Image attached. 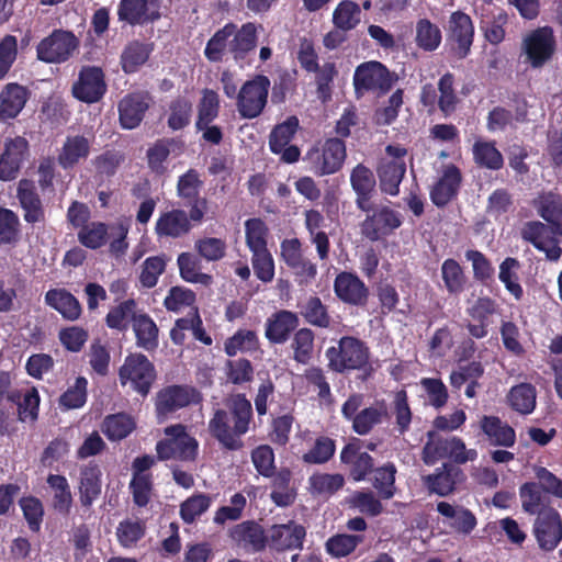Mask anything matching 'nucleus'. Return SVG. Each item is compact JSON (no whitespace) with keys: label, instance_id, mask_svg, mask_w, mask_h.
I'll return each instance as SVG.
<instances>
[{"label":"nucleus","instance_id":"1","mask_svg":"<svg viewBox=\"0 0 562 562\" xmlns=\"http://www.w3.org/2000/svg\"><path fill=\"white\" fill-rule=\"evenodd\" d=\"M227 406L229 412L217 409L209 423V430L220 443L229 450L239 449L240 437L248 431L251 417V404L243 395L232 396Z\"/></svg>","mask_w":562,"mask_h":562},{"label":"nucleus","instance_id":"2","mask_svg":"<svg viewBox=\"0 0 562 562\" xmlns=\"http://www.w3.org/2000/svg\"><path fill=\"white\" fill-rule=\"evenodd\" d=\"M341 414L352 422L353 431L363 436L382 424L387 416V409L383 403L366 407L364 395L355 393L342 404Z\"/></svg>","mask_w":562,"mask_h":562},{"label":"nucleus","instance_id":"3","mask_svg":"<svg viewBox=\"0 0 562 562\" xmlns=\"http://www.w3.org/2000/svg\"><path fill=\"white\" fill-rule=\"evenodd\" d=\"M329 367L337 371L357 370L369 362V349L363 341L356 337H342L337 346L326 350Z\"/></svg>","mask_w":562,"mask_h":562},{"label":"nucleus","instance_id":"4","mask_svg":"<svg viewBox=\"0 0 562 562\" xmlns=\"http://www.w3.org/2000/svg\"><path fill=\"white\" fill-rule=\"evenodd\" d=\"M407 150L401 145H389L378 166L381 189L391 195L398 193L400 183L406 172Z\"/></svg>","mask_w":562,"mask_h":562},{"label":"nucleus","instance_id":"5","mask_svg":"<svg viewBox=\"0 0 562 562\" xmlns=\"http://www.w3.org/2000/svg\"><path fill=\"white\" fill-rule=\"evenodd\" d=\"M166 438L158 441L156 451L160 460H193L198 452V441L187 434L182 425L166 427Z\"/></svg>","mask_w":562,"mask_h":562},{"label":"nucleus","instance_id":"6","mask_svg":"<svg viewBox=\"0 0 562 562\" xmlns=\"http://www.w3.org/2000/svg\"><path fill=\"white\" fill-rule=\"evenodd\" d=\"M346 159L345 143L338 138L327 139L322 146L311 148L304 160L310 169L318 175H331L338 171Z\"/></svg>","mask_w":562,"mask_h":562},{"label":"nucleus","instance_id":"7","mask_svg":"<svg viewBox=\"0 0 562 562\" xmlns=\"http://www.w3.org/2000/svg\"><path fill=\"white\" fill-rule=\"evenodd\" d=\"M79 45L80 41L72 32L55 30L38 43L36 53L42 61L61 64L74 56Z\"/></svg>","mask_w":562,"mask_h":562},{"label":"nucleus","instance_id":"8","mask_svg":"<svg viewBox=\"0 0 562 562\" xmlns=\"http://www.w3.org/2000/svg\"><path fill=\"white\" fill-rule=\"evenodd\" d=\"M555 50V38L550 27H539L528 33L521 45L525 61L533 68L542 67Z\"/></svg>","mask_w":562,"mask_h":562},{"label":"nucleus","instance_id":"9","mask_svg":"<svg viewBox=\"0 0 562 562\" xmlns=\"http://www.w3.org/2000/svg\"><path fill=\"white\" fill-rule=\"evenodd\" d=\"M122 385L131 384L138 393L146 395L155 380V370L150 361L140 353L130 355L119 372Z\"/></svg>","mask_w":562,"mask_h":562},{"label":"nucleus","instance_id":"10","mask_svg":"<svg viewBox=\"0 0 562 562\" xmlns=\"http://www.w3.org/2000/svg\"><path fill=\"white\" fill-rule=\"evenodd\" d=\"M270 81L265 76H257L243 85L237 94V109L246 119L257 117L267 103Z\"/></svg>","mask_w":562,"mask_h":562},{"label":"nucleus","instance_id":"11","mask_svg":"<svg viewBox=\"0 0 562 562\" xmlns=\"http://www.w3.org/2000/svg\"><path fill=\"white\" fill-rule=\"evenodd\" d=\"M396 76L392 75L381 63L368 61L359 65L353 75L357 93L376 91L384 93L391 89Z\"/></svg>","mask_w":562,"mask_h":562},{"label":"nucleus","instance_id":"12","mask_svg":"<svg viewBox=\"0 0 562 562\" xmlns=\"http://www.w3.org/2000/svg\"><path fill=\"white\" fill-rule=\"evenodd\" d=\"M368 215L361 225L362 234L370 240H379L402 225V215L387 205H378L367 212Z\"/></svg>","mask_w":562,"mask_h":562},{"label":"nucleus","instance_id":"13","mask_svg":"<svg viewBox=\"0 0 562 562\" xmlns=\"http://www.w3.org/2000/svg\"><path fill=\"white\" fill-rule=\"evenodd\" d=\"M554 235L557 234L551 226L539 221H529L520 229L521 238L532 244L551 261H558L562 255V248Z\"/></svg>","mask_w":562,"mask_h":562},{"label":"nucleus","instance_id":"14","mask_svg":"<svg viewBox=\"0 0 562 562\" xmlns=\"http://www.w3.org/2000/svg\"><path fill=\"white\" fill-rule=\"evenodd\" d=\"M533 533L539 547L546 551H552L562 540V519L553 508H544L539 513Z\"/></svg>","mask_w":562,"mask_h":562},{"label":"nucleus","instance_id":"15","mask_svg":"<svg viewBox=\"0 0 562 562\" xmlns=\"http://www.w3.org/2000/svg\"><path fill=\"white\" fill-rule=\"evenodd\" d=\"M297 127L299 120L292 116L277 125L270 134L269 146L271 151L280 155L281 160L286 164L297 161L301 155L296 146L290 145Z\"/></svg>","mask_w":562,"mask_h":562},{"label":"nucleus","instance_id":"16","mask_svg":"<svg viewBox=\"0 0 562 562\" xmlns=\"http://www.w3.org/2000/svg\"><path fill=\"white\" fill-rule=\"evenodd\" d=\"M106 90L104 75L95 66L82 67L78 80L72 86L75 98L87 103L99 101Z\"/></svg>","mask_w":562,"mask_h":562},{"label":"nucleus","instance_id":"17","mask_svg":"<svg viewBox=\"0 0 562 562\" xmlns=\"http://www.w3.org/2000/svg\"><path fill=\"white\" fill-rule=\"evenodd\" d=\"M305 536V528L295 521L273 525L267 530V546L279 552L301 549Z\"/></svg>","mask_w":562,"mask_h":562},{"label":"nucleus","instance_id":"18","mask_svg":"<svg viewBox=\"0 0 562 562\" xmlns=\"http://www.w3.org/2000/svg\"><path fill=\"white\" fill-rule=\"evenodd\" d=\"M160 0H121L117 15L128 24H145L160 16Z\"/></svg>","mask_w":562,"mask_h":562},{"label":"nucleus","instance_id":"19","mask_svg":"<svg viewBox=\"0 0 562 562\" xmlns=\"http://www.w3.org/2000/svg\"><path fill=\"white\" fill-rule=\"evenodd\" d=\"M77 488L81 506L90 508L102 492V471L98 464L88 463L80 467Z\"/></svg>","mask_w":562,"mask_h":562},{"label":"nucleus","instance_id":"20","mask_svg":"<svg viewBox=\"0 0 562 562\" xmlns=\"http://www.w3.org/2000/svg\"><path fill=\"white\" fill-rule=\"evenodd\" d=\"M437 512L445 518V524L454 532L468 536L476 527L477 520L475 515L468 508L453 505L448 502H439Z\"/></svg>","mask_w":562,"mask_h":562},{"label":"nucleus","instance_id":"21","mask_svg":"<svg viewBox=\"0 0 562 562\" xmlns=\"http://www.w3.org/2000/svg\"><path fill=\"white\" fill-rule=\"evenodd\" d=\"M480 429L492 446L510 448L516 442V431L507 423L494 415H483Z\"/></svg>","mask_w":562,"mask_h":562},{"label":"nucleus","instance_id":"22","mask_svg":"<svg viewBox=\"0 0 562 562\" xmlns=\"http://www.w3.org/2000/svg\"><path fill=\"white\" fill-rule=\"evenodd\" d=\"M473 25L469 15L463 12H453L449 20L448 35L460 57H465L473 41Z\"/></svg>","mask_w":562,"mask_h":562},{"label":"nucleus","instance_id":"23","mask_svg":"<svg viewBox=\"0 0 562 562\" xmlns=\"http://www.w3.org/2000/svg\"><path fill=\"white\" fill-rule=\"evenodd\" d=\"M334 290L341 301L352 305H363L368 297V289L364 283L349 272H341L336 277Z\"/></svg>","mask_w":562,"mask_h":562},{"label":"nucleus","instance_id":"24","mask_svg":"<svg viewBox=\"0 0 562 562\" xmlns=\"http://www.w3.org/2000/svg\"><path fill=\"white\" fill-rule=\"evenodd\" d=\"M233 541L240 548L257 552L267 546V531L252 521H244L231 530Z\"/></svg>","mask_w":562,"mask_h":562},{"label":"nucleus","instance_id":"25","mask_svg":"<svg viewBox=\"0 0 562 562\" xmlns=\"http://www.w3.org/2000/svg\"><path fill=\"white\" fill-rule=\"evenodd\" d=\"M297 325L299 318L296 314L283 310L272 314L267 319L265 335L270 342L283 344Z\"/></svg>","mask_w":562,"mask_h":562},{"label":"nucleus","instance_id":"26","mask_svg":"<svg viewBox=\"0 0 562 562\" xmlns=\"http://www.w3.org/2000/svg\"><path fill=\"white\" fill-rule=\"evenodd\" d=\"M195 397L192 389L170 386L157 395L156 409L160 420L170 412L190 404Z\"/></svg>","mask_w":562,"mask_h":562},{"label":"nucleus","instance_id":"27","mask_svg":"<svg viewBox=\"0 0 562 562\" xmlns=\"http://www.w3.org/2000/svg\"><path fill=\"white\" fill-rule=\"evenodd\" d=\"M460 182L459 169L453 165L446 166L441 177L430 191L431 201L437 206L446 205L457 194Z\"/></svg>","mask_w":562,"mask_h":562},{"label":"nucleus","instance_id":"28","mask_svg":"<svg viewBox=\"0 0 562 562\" xmlns=\"http://www.w3.org/2000/svg\"><path fill=\"white\" fill-rule=\"evenodd\" d=\"M538 215L543 218L554 233L562 237V200L553 193H542L532 201Z\"/></svg>","mask_w":562,"mask_h":562},{"label":"nucleus","instance_id":"29","mask_svg":"<svg viewBox=\"0 0 562 562\" xmlns=\"http://www.w3.org/2000/svg\"><path fill=\"white\" fill-rule=\"evenodd\" d=\"M155 231L160 237L178 238L191 231V223L184 211L171 210L159 215Z\"/></svg>","mask_w":562,"mask_h":562},{"label":"nucleus","instance_id":"30","mask_svg":"<svg viewBox=\"0 0 562 562\" xmlns=\"http://www.w3.org/2000/svg\"><path fill=\"white\" fill-rule=\"evenodd\" d=\"M350 183L353 191L357 193V206L368 212L370 210V194L375 187V178L370 168L362 164L357 165L350 175Z\"/></svg>","mask_w":562,"mask_h":562},{"label":"nucleus","instance_id":"31","mask_svg":"<svg viewBox=\"0 0 562 562\" xmlns=\"http://www.w3.org/2000/svg\"><path fill=\"white\" fill-rule=\"evenodd\" d=\"M147 109V95L134 93L125 97L119 104L121 125L127 130L135 128L142 122Z\"/></svg>","mask_w":562,"mask_h":562},{"label":"nucleus","instance_id":"32","mask_svg":"<svg viewBox=\"0 0 562 562\" xmlns=\"http://www.w3.org/2000/svg\"><path fill=\"white\" fill-rule=\"evenodd\" d=\"M462 476L460 469L445 463L434 474L424 477V482L431 493L447 496L453 492L456 484Z\"/></svg>","mask_w":562,"mask_h":562},{"label":"nucleus","instance_id":"33","mask_svg":"<svg viewBox=\"0 0 562 562\" xmlns=\"http://www.w3.org/2000/svg\"><path fill=\"white\" fill-rule=\"evenodd\" d=\"M27 101V91L18 83H8L0 93V120L14 119Z\"/></svg>","mask_w":562,"mask_h":562},{"label":"nucleus","instance_id":"34","mask_svg":"<svg viewBox=\"0 0 562 562\" xmlns=\"http://www.w3.org/2000/svg\"><path fill=\"white\" fill-rule=\"evenodd\" d=\"M18 199L24 211V220L27 223H37L44 220L42 202L32 181L23 179L19 182Z\"/></svg>","mask_w":562,"mask_h":562},{"label":"nucleus","instance_id":"35","mask_svg":"<svg viewBox=\"0 0 562 562\" xmlns=\"http://www.w3.org/2000/svg\"><path fill=\"white\" fill-rule=\"evenodd\" d=\"M506 401L516 413L530 415L537 405V390L530 383H519L509 390Z\"/></svg>","mask_w":562,"mask_h":562},{"label":"nucleus","instance_id":"36","mask_svg":"<svg viewBox=\"0 0 562 562\" xmlns=\"http://www.w3.org/2000/svg\"><path fill=\"white\" fill-rule=\"evenodd\" d=\"M305 227L310 234L311 241L315 245L318 257L324 260L328 257L329 239L323 231L325 218L319 211L308 210L304 213Z\"/></svg>","mask_w":562,"mask_h":562},{"label":"nucleus","instance_id":"37","mask_svg":"<svg viewBox=\"0 0 562 562\" xmlns=\"http://www.w3.org/2000/svg\"><path fill=\"white\" fill-rule=\"evenodd\" d=\"M45 302L66 319L75 321L81 314L78 300L64 289L49 290L45 295Z\"/></svg>","mask_w":562,"mask_h":562},{"label":"nucleus","instance_id":"38","mask_svg":"<svg viewBox=\"0 0 562 562\" xmlns=\"http://www.w3.org/2000/svg\"><path fill=\"white\" fill-rule=\"evenodd\" d=\"M340 458L350 467V474L355 481L363 480L373 465L372 458L355 443L346 446Z\"/></svg>","mask_w":562,"mask_h":562},{"label":"nucleus","instance_id":"39","mask_svg":"<svg viewBox=\"0 0 562 562\" xmlns=\"http://www.w3.org/2000/svg\"><path fill=\"white\" fill-rule=\"evenodd\" d=\"M90 153V143L83 136L67 137L58 156L59 165L67 169L86 159Z\"/></svg>","mask_w":562,"mask_h":562},{"label":"nucleus","instance_id":"40","mask_svg":"<svg viewBox=\"0 0 562 562\" xmlns=\"http://www.w3.org/2000/svg\"><path fill=\"white\" fill-rule=\"evenodd\" d=\"M135 420L127 414L120 413L104 418L101 430L111 441L126 438L135 429Z\"/></svg>","mask_w":562,"mask_h":562},{"label":"nucleus","instance_id":"41","mask_svg":"<svg viewBox=\"0 0 562 562\" xmlns=\"http://www.w3.org/2000/svg\"><path fill=\"white\" fill-rule=\"evenodd\" d=\"M133 329L137 345L146 350H151L158 345V328L155 322L144 313H139L133 323Z\"/></svg>","mask_w":562,"mask_h":562},{"label":"nucleus","instance_id":"42","mask_svg":"<svg viewBox=\"0 0 562 562\" xmlns=\"http://www.w3.org/2000/svg\"><path fill=\"white\" fill-rule=\"evenodd\" d=\"M47 483L53 490V506L61 513L68 514L72 505V494L67 479L58 474H49Z\"/></svg>","mask_w":562,"mask_h":562},{"label":"nucleus","instance_id":"43","mask_svg":"<svg viewBox=\"0 0 562 562\" xmlns=\"http://www.w3.org/2000/svg\"><path fill=\"white\" fill-rule=\"evenodd\" d=\"M474 161L487 169L497 170L503 166V156L491 142L476 140L472 148Z\"/></svg>","mask_w":562,"mask_h":562},{"label":"nucleus","instance_id":"44","mask_svg":"<svg viewBox=\"0 0 562 562\" xmlns=\"http://www.w3.org/2000/svg\"><path fill=\"white\" fill-rule=\"evenodd\" d=\"M415 32L416 44L424 50H435L441 43L440 29L427 19L417 21Z\"/></svg>","mask_w":562,"mask_h":562},{"label":"nucleus","instance_id":"45","mask_svg":"<svg viewBox=\"0 0 562 562\" xmlns=\"http://www.w3.org/2000/svg\"><path fill=\"white\" fill-rule=\"evenodd\" d=\"M178 266L181 278L187 282L200 283L203 285H210L212 283V277L200 271L199 262L193 255L182 252L178 257Z\"/></svg>","mask_w":562,"mask_h":562},{"label":"nucleus","instance_id":"46","mask_svg":"<svg viewBox=\"0 0 562 562\" xmlns=\"http://www.w3.org/2000/svg\"><path fill=\"white\" fill-rule=\"evenodd\" d=\"M246 245L251 252L266 250L268 227L260 218H250L245 222Z\"/></svg>","mask_w":562,"mask_h":562},{"label":"nucleus","instance_id":"47","mask_svg":"<svg viewBox=\"0 0 562 562\" xmlns=\"http://www.w3.org/2000/svg\"><path fill=\"white\" fill-rule=\"evenodd\" d=\"M235 34V25L226 24L218 30L207 42L205 56L211 61H218L222 58L227 45H231L232 36Z\"/></svg>","mask_w":562,"mask_h":562},{"label":"nucleus","instance_id":"48","mask_svg":"<svg viewBox=\"0 0 562 562\" xmlns=\"http://www.w3.org/2000/svg\"><path fill=\"white\" fill-rule=\"evenodd\" d=\"M345 483L341 474L316 473L310 477L313 494L329 496L340 490Z\"/></svg>","mask_w":562,"mask_h":562},{"label":"nucleus","instance_id":"49","mask_svg":"<svg viewBox=\"0 0 562 562\" xmlns=\"http://www.w3.org/2000/svg\"><path fill=\"white\" fill-rule=\"evenodd\" d=\"M150 49L147 45L133 42L122 53L121 63L125 72H134L148 59Z\"/></svg>","mask_w":562,"mask_h":562},{"label":"nucleus","instance_id":"50","mask_svg":"<svg viewBox=\"0 0 562 562\" xmlns=\"http://www.w3.org/2000/svg\"><path fill=\"white\" fill-rule=\"evenodd\" d=\"M108 237V226L101 222H91L83 225L78 232L79 241L91 249L103 246Z\"/></svg>","mask_w":562,"mask_h":562},{"label":"nucleus","instance_id":"51","mask_svg":"<svg viewBox=\"0 0 562 562\" xmlns=\"http://www.w3.org/2000/svg\"><path fill=\"white\" fill-rule=\"evenodd\" d=\"M212 498L203 493L194 494L180 506V516L184 522L191 524L211 506Z\"/></svg>","mask_w":562,"mask_h":562},{"label":"nucleus","instance_id":"52","mask_svg":"<svg viewBox=\"0 0 562 562\" xmlns=\"http://www.w3.org/2000/svg\"><path fill=\"white\" fill-rule=\"evenodd\" d=\"M258 347V337L255 331L240 329L225 342V351L228 356H236L238 352H248Z\"/></svg>","mask_w":562,"mask_h":562},{"label":"nucleus","instance_id":"53","mask_svg":"<svg viewBox=\"0 0 562 562\" xmlns=\"http://www.w3.org/2000/svg\"><path fill=\"white\" fill-rule=\"evenodd\" d=\"M438 106L445 115H450L457 108L458 97L454 90L453 76L446 74L438 82Z\"/></svg>","mask_w":562,"mask_h":562},{"label":"nucleus","instance_id":"54","mask_svg":"<svg viewBox=\"0 0 562 562\" xmlns=\"http://www.w3.org/2000/svg\"><path fill=\"white\" fill-rule=\"evenodd\" d=\"M220 98L217 92L211 89L202 90L196 126L202 128L203 124H210L217 116Z\"/></svg>","mask_w":562,"mask_h":562},{"label":"nucleus","instance_id":"55","mask_svg":"<svg viewBox=\"0 0 562 562\" xmlns=\"http://www.w3.org/2000/svg\"><path fill=\"white\" fill-rule=\"evenodd\" d=\"M134 301H125L111 310L106 316V324L111 328L124 329L128 323H134L139 313L136 312Z\"/></svg>","mask_w":562,"mask_h":562},{"label":"nucleus","instance_id":"56","mask_svg":"<svg viewBox=\"0 0 562 562\" xmlns=\"http://www.w3.org/2000/svg\"><path fill=\"white\" fill-rule=\"evenodd\" d=\"M18 215L5 207H0V245L14 244L20 235Z\"/></svg>","mask_w":562,"mask_h":562},{"label":"nucleus","instance_id":"57","mask_svg":"<svg viewBox=\"0 0 562 562\" xmlns=\"http://www.w3.org/2000/svg\"><path fill=\"white\" fill-rule=\"evenodd\" d=\"M396 468L393 463H387L374 471L373 486L379 491L383 498H391L395 493Z\"/></svg>","mask_w":562,"mask_h":562},{"label":"nucleus","instance_id":"58","mask_svg":"<svg viewBox=\"0 0 562 562\" xmlns=\"http://www.w3.org/2000/svg\"><path fill=\"white\" fill-rule=\"evenodd\" d=\"M362 541L363 537L359 535H337L327 540L326 549L333 557H346Z\"/></svg>","mask_w":562,"mask_h":562},{"label":"nucleus","instance_id":"59","mask_svg":"<svg viewBox=\"0 0 562 562\" xmlns=\"http://www.w3.org/2000/svg\"><path fill=\"white\" fill-rule=\"evenodd\" d=\"M360 9L351 1L341 2L334 11V23L340 30H351L360 22Z\"/></svg>","mask_w":562,"mask_h":562},{"label":"nucleus","instance_id":"60","mask_svg":"<svg viewBox=\"0 0 562 562\" xmlns=\"http://www.w3.org/2000/svg\"><path fill=\"white\" fill-rule=\"evenodd\" d=\"M294 359L301 363H307L314 349V335L312 330L302 328L297 330L292 340Z\"/></svg>","mask_w":562,"mask_h":562},{"label":"nucleus","instance_id":"61","mask_svg":"<svg viewBox=\"0 0 562 562\" xmlns=\"http://www.w3.org/2000/svg\"><path fill=\"white\" fill-rule=\"evenodd\" d=\"M348 503L351 507L369 516H378L383 510L381 502L370 491L353 493L349 497Z\"/></svg>","mask_w":562,"mask_h":562},{"label":"nucleus","instance_id":"62","mask_svg":"<svg viewBox=\"0 0 562 562\" xmlns=\"http://www.w3.org/2000/svg\"><path fill=\"white\" fill-rule=\"evenodd\" d=\"M87 379L83 376H78L74 385L69 386L68 390L61 395L60 405L68 409L83 406L87 401Z\"/></svg>","mask_w":562,"mask_h":562},{"label":"nucleus","instance_id":"63","mask_svg":"<svg viewBox=\"0 0 562 562\" xmlns=\"http://www.w3.org/2000/svg\"><path fill=\"white\" fill-rule=\"evenodd\" d=\"M519 262L514 258H506L499 266V280L505 284L506 289L519 300L522 295V289L518 283L516 270Z\"/></svg>","mask_w":562,"mask_h":562},{"label":"nucleus","instance_id":"64","mask_svg":"<svg viewBox=\"0 0 562 562\" xmlns=\"http://www.w3.org/2000/svg\"><path fill=\"white\" fill-rule=\"evenodd\" d=\"M166 260L160 256L147 258L139 274V281L143 286L153 288L157 284L158 278L165 271Z\"/></svg>","mask_w":562,"mask_h":562}]
</instances>
